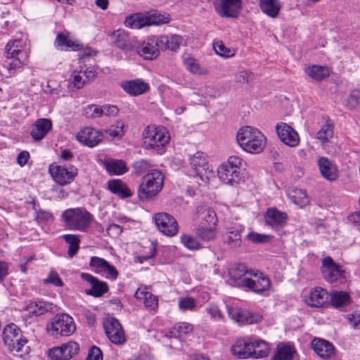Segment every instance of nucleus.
<instances>
[{"label":"nucleus","mask_w":360,"mask_h":360,"mask_svg":"<svg viewBox=\"0 0 360 360\" xmlns=\"http://www.w3.org/2000/svg\"><path fill=\"white\" fill-rule=\"evenodd\" d=\"M5 67L11 75L21 71L29 62V51L22 39H11L5 46Z\"/></svg>","instance_id":"f257e3e1"},{"label":"nucleus","mask_w":360,"mask_h":360,"mask_svg":"<svg viewBox=\"0 0 360 360\" xmlns=\"http://www.w3.org/2000/svg\"><path fill=\"white\" fill-rule=\"evenodd\" d=\"M170 139L169 131L162 126L148 125L142 132L143 148L158 155L165 152Z\"/></svg>","instance_id":"f03ea898"},{"label":"nucleus","mask_w":360,"mask_h":360,"mask_svg":"<svg viewBox=\"0 0 360 360\" xmlns=\"http://www.w3.org/2000/svg\"><path fill=\"white\" fill-rule=\"evenodd\" d=\"M237 142L245 152L257 154L261 153L266 142L265 136L257 128L251 126L241 127L236 136Z\"/></svg>","instance_id":"7ed1b4c3"},{"label":"nucleus","mask_w":360,"mask_h":360,"mask_svg":"<svg viewBox=\"0 0 360 360\" xmlns=\"http://www.w3.org/2000/svg\"><path fill=\"white\" fill-rule=\"evenodd\" d=\"M165 174L159 169L152 170L142 177L141 182L137 191L138 198L141 201L154 200L162 191Z\"/></svg>","instance_id":"20e7f679"},{"label":"nucleus","mask_w":360,"mask_h":360,"mask_svg":"<svg viewBox=\"0 0 360 360\" xmlns=\"http://www.w3.org/2000/svg\"><path fill=\"white\" fill-rule=\"evenodd\" d=\"M3 340L10 352L20 357L29 353L27 340L22 337L20 329L14 323L7 325L3 330Z\"/></svg>","instance_id":"39448f33"},{"label":"nucleus","mask_w":360,"mask_h":360,"mask_svg":"<svg viewBox=\"0 0 360 360\" xmlns=\"http://www.w3.org/2000/svg\"><path fill=\"white\" fill-rule=\"evenodd\" d=\"M62 218L68 229L81 232H86L94 220L93 215L81 207L66 210Z\"/></svg>","instance_id":"423d86ee"},{"label":"nucleus","mask_w":360,"mask_h":360,"mask_svg":"<svg viewBox=\"0 0 360 360\" xmlns=\"http://www.w3.org/2000/svg\"><path fill=\"white\" fill-rule=\"evenodd\" d=\"M191 171L189 175L199 177L202 183L209 184L214 178V172L207 162V155L198 151L189 158Z\"/></svg>","instance_id":"0eeeda50"},{"label":"nucleus","mask_w":360,"mask_h":360,"mask_svg":"<svg viewBox=\"0 0 360 360\" xmlns=\"http://www.w3.org/2000/svg\"><path fill=\"white\" fill-rule=\"evenodd\" d=\"M241 159L236 155L230 156L227 161L224 162L217 168V175L221 182L225 184L235 185L240 179V167Z\"/></svg>","instance_id":"6e6552de"},{"label":"nucleus","mask_w":360,"mask_h":360,"mask_svg":"<svg viewBox=\"0 0 360 360\" xmlns=\"http://www.w3.org/2000/svg\"><path fill=\"white\" fill-rule=\"evenodd\" d=\"M50 334L55 337L70 336L76 330V325L72 317L67 314H56L47 326Z\"/></svg>","instance_id":"1a4fd4ad"},{"label":"nucleus","mask_w":360,"mask_h":360,"mask_svg":"<svg viewBox=\"0 0 360 360\" xmlns=\"http://www.w3.org/2000/svg\"><path fill=\"white\" fill-rule=\"evenodd\" d=\"M49 172L53 180L60 186H65L74 181L78 174V169L74 165L64 167L51 165Z\"/></svg>","instance_id":"9d476101"},{"label":"nucleus","mask_w":360,"mask_h":360,"mask_svg":"<svg viewBox=\"0 0 360 360\" xmlns=\"http://www.w3.org/2000/svg\"><path fill=\"white\" fill-rule=\"evenodd\" d=\"M103 324L107 337L112 343L120 345L125 342L124 333L118 320L110 316L106 317Z\"/></svg>","instance_id":"9b49d317"},{"label":"nucleus","mask_w":360,"mask_h":360,"mask_svg":"<svg viewBox=\"0 0 360 360\" xmlns=\"http://www.w3.org/2000/svg\"><path fill=\"white\" fill-rule=\"evenodd\" d=\"M89 267L96 274L115 281L118 277L115 266L102 257L94 256L90 258Z\"/></svg>","instance_id":"f8f14e48"},{"label":"nucleus","mask_w":360,"mask_h":360,"mask_svg":"<svg viewBox=\"0 0 360 360\" xmlns=\"http://www.w3.org/2000/svg\"><path fill=\"white\" fill-rule=\"evenodd\" d=\"M303 300L306 305L311 308H326L330 304L328 291L321 287L311 289L309 293L304 296Z\"/></svg>","instance_id":"ddd939ff"},{"label":"nucleus","mask_w":360,"mask_h":360,"mask_svg":"<svg viewBox=\"0 0 360 360\" xmlns=\"http://www.w3.org/2000/svg\"><path fill=\"white\" fill-rule=\"evenodd\" d=\"M214 6L222 18H237L242 8V0H215Z\"/></svg>","instance_id":"4468645a"},{"label":"nucleus","mask_w":360,"mask_h":360,"mask_svg":"<svg viewBox=\"0 0 360 360\" xmlns=\"http://www.w3.org/2000/svg\"><path fill=\"white\" fill-rule=\"evenodd\" d=\"M154 220L158 230L167 236H174L179 231L176 220L167 212L155 214Z\"/></svg>","instance_id":"2eb2a0df"},{"label":"nucleus","mask_w":360,"mask_h":360,"mask_svg":"<svg viewBox=\"0 0 360 360\" xmlns=\"http://www.w3.org/2000/svg\"><path fill=\"white\" fill-rule=\"evenodd\" d=\"M275 129L278 139L285 145L295 148L300 144V139L298 133L289 124L279 122L276 125Z\"/></svg>","instance_id":"dca6fc26"},{"label":"nucleus","mask_w":360,"mask_h":360,"mask_svg":"<svg viewBox=\"0 0 360 360\" xmlns=\"http://www.w3.org/2000/svg\"><path fill=\"white\" fill-rule=\"evenodd\" d=\"M79 351V344L74 341H69L60 347L50 349L49 356L52 360H69L77 354Z\"/></svg>","instance_id":"f3484780"},{"label":"nucleus","mask_w":360,"mask_h":360,"mask_svg":"<svg viewBox=\"0 0 360 360\" xmlns=\"http://www.w3.org/2000/svg\"><path fill=\"white\" fill-rule=\"evenodd\" d=\"M160 46L158 37L152 36L147 38L140 46H137L136 53L146 60H153L160 55Z\"/></svg>","instance_id":"a211bd4d"},{"label":"nucleus","mask_w":360,"mask_h":360,"mask_svg":"<svg viewBox=\"0 0 360 360\" xmlns=\"http://www.w3.org/2000/svg\"><path fill=\"white\" fill-rule=\"evenodd\" d=\"M271 286L269 278L263 273L253 270V274L248 280L244 288H248L252 292L261 294L267 291Z\"/></svg>","instance_id":"6ab92c4d"},{"label":"nucleus","mask_w":360,"mask_h":360,"mask_svg":"<svg viewBox=\"0 0 360 360\" xmlns=\"http://www.w3.org/2000/svg\"><path fill=\"white\" fill-rule=\"evenodd\" d=\"M103 139V133L93 127L82 129L77 134L76 139L82 145L89 147L97 146Z\"/></svg>","instance_id":"aec40b11"},{"label":"nucleus","mask_w":360,"mask_h":360,"mask_svg":"<svg viewBox=\"0 0 360 360\" xmlns=\"http://www.w3.org/2000/svg\"><path fill=\"white\" fill-rule=\"evenodd\" d=\"M253 274V270L248 269L243 264L235 265L229 270V276L233 285L244 288L248 280Z\"/></svg>","instance_id":"412c9836"},{"label":"nucleus","mask_w":360,"mask_h":360,"mask_svg":"<svg viewBox=\"0 0 360 360\" xmlns=\"http://www.w3.org/2000/svg\"><path fill=\"white\" fill-rule=\"evenodd\" d=\"M228 314L231 319L240 325L257 323L262 318L258 314H253L239 308H230L228 309Z\"/></svg>","instance_id":"4be33fe9"},{"label":"nucleus","mask_w":360,"mask_h":360,"mask_svg":"<svg viewBox=\"0 0 360 360\" xmlns=\"http://www.w3.org/2000/svg\"><path fill=\"white\" fill-rule=\"evenodd\" d=\"M253 338L238 339L231 347L232 354L239 359L252 358Z\"/></svg>","instance_id":"5701e85b"},{"label":"nucleus","mask_w":360,"mask_h":360,"mask_svg":"<svg viewBox=\"0 0 360 360\" xmlns=\"http://www.w3.org/2000/svg\"><path fill=\"white\" fill-rule=\"evenodd\" d=\"M314 352L321 359L329 360L335 356V347L328 340L314 338L311 342Z\"/></svg>","instance_id":"b1692460"},{"label":"nucleus","mask_w":360,"mask_h":360,"mask_svg":"<svg viewBox=\"0 0 360 360\" xmlns=\"http://www.w3.org/2000/svg\"><path fill=\"white\" fill-rule=\"evenodd\" d=\"M265 222L274 229L283 228L287 222L288 214L276 207L268 208L264 214Z\"/></svg>","instance_id":"393cba45"},{"label":"nucleus","mask_w":360,"mask_h":360,"mask_svg":"<svg viewBox=\"0 0 360 360\" xmlns=\"http://www.w3.org/2000/svg\"><path fill=\"white\" fill-rule=\"evenodd\" d=\"M81 277L91 285V289L86 291L87 295L99 297L108 291L109 288L106 282L100 281L96 277L87 273H82Z\"/></svg>","instance_id":"a878e982"},{"label":"nucleus","mask_w":360,"mask_h":360,"mask_svg":"<svg viewBox=\"0 0 360 360\" xmlns=\"http://www.w3.org/2000/svg\"><path fill=\"white\" fill-rule=\"evenodd\" d=\"M322 264V272L328 282L333 283L342 276V271L340 266L335 264L331 257L324 258Z\"/></svg>","instance_id":"bb28decb"},{"label":"nucleus","mask_w":360,"mask_h":360,"mask_svg":"<svg viewBox=\"0 0 360 360\" xmlns=\"http://www.w3.org/2000/svg\"><path fill=\"white\" fill-rule=\"evenodd\" d=\"M244 227L240 224H235L227 228L226 235L224 238V243L231 248H236L242 243L241 233Z\"/></svg>","instance_id":"cd10ccee"},{"label":"nucleus","mask_w":360,"mask_h":360,"mask_svg":"<svg viewBox=\"0 0 360 360\" xmlns=\"http://www.w3.org/2000/svg\"><path fill=\"white\" fill-rule=\"evenodd\" d=\"M121 86L124 91L131 96L141 95L148 91L150 89L148 83L145 82L141 79H135L123 82L121 84Z\"/></svg>","instance_id":"c85d7f7f"},{"label":"nucleus","mask_w":360,"mask_h":360,"mask_svg":"<svg viewBox=\"0 0 360 360\" xmlns=\"http://www.w3.org/2000/svg\"><path fill=\"white\" fill-rule=\"evenodd\" d=\"M318 166L322 176L330 181H335L338 177V170L328 158L321 157L318 160Z\"/></svg>","instance_id":"c756f323"},{"label":"nucleus","mask_w":360,"mask_h":360,"mask_svg":"<svg viewBox=\"0 0 360 360\" xmlns=\"http://www.w3.org/2000/svg\"><path fill=\"white\" fill-rule=\"evenodd\" d=\"M304 73L314 81H322L330 76V70L325 65H309L304 68Z\"/></svg>","instance_id":"7c9ffc66"},{"label":"nucleus","mask_w":360,"mask_h":360,"mask_svg":"<svg viewBox=\"0 0 360 360\" xmlns=\"http://www.w3.org/2000/svg\"><path fill=\"white\" fill-rule=\"evenodd\" d=\"M108 188L119 198L124 199L133 195V192L121 179H112L108 182Z\"/></svg>","instance_id":"2f4dec72"},{"label":"nucleus","mask_w":360,"mask_h":360,"mask_svg":"<svg viewBox=\"0 0 360 360\" xmlns=\"http://www.w3.org/2000/svg\"><path fill=\"white\" fill-rule=\"evenodd\" d=\"M52 129V122L49 119H39L34 123L31 131V136L35 141L44 139Z\"/></svg>","instance_id":"473e14b6"},{"label":"nucleus","mask_w":360,"mask_h":360,"mask_svg":"<svg viewBox=\"0 0 360 360\" xmlns=\"http://www.w3.org/2000/svg\"><path fill=\"white\" fill-rule=\"evenodd\" d=\"M55 46L62 51H76L82 49V45L77 41L69 38L68 34L59 33L55 40Z\"/></svg>","instance_id":"72a5a7b5"},{"label":"nucleus","mask_w":360,"mask_h":360,"mask_svg":"<svg viewBox=\"0 0 360 360\" xmlns=\"http://www.w3.org/2000/svg\"><path fill=\"white\" fill-rule=\"evenodd\" d=\"M137 300L142 301L145 307L149 310H155L158 308V300L156 296L148 291L145 288H139L134 294Z\"/></svg>","instance_id":"f704fd0d"},{"label":"nucleus","mask_w":360,"mask_h":360,"mask_svg":"<svg viewBox=\"0 0 360 360\" xmlns=\"http://www.w3.org/2000/svg\"><path fill=\"white\" fill-rule=\"evenodd\" d=\"M329 302L335 308L341 309L351 304L352 297L346 291H335L330 293Z\"/></svg>","instance_id":"c9c22d12"},{"label":"nucleus","mask_w":360,"mask_h":360,"mask_svg":"<svg viewBox=\"0 0 360 360\" xmlns=\"http://www.w3.org/2000/svg\"><path fill=\"white\" fill-rule=\"evenodd\" d=\"M261 11L270 18H276L282 8L280 0H259Z\"/></svg>","instance_id":"e433bc0d"},{"label":"nucleus","mask_w":360,"mask_h":360,"mask_svg":"<svg viewBox=\"0 0 360 360\" xmlns=\"http://www.w3.org/2000/svg\"><path fill=\"white\" fill-rule=\"evenodd\" d=\"M183 64L186 69L191 74L207 75L209 73L207 68L202 66L197 59L190 56L183 57Z\"/></svg>","instance_id":"4c0bfd02"},{"label":"nucleus","mask_w":360,"mask_h":360,"mask_svg":"<svg viewBox=\"0 0 360 360\" xmlns=\"http://www.w3.org/2000/svg\"><path fill=\"white\" fill-rule=\"evenodd\" d=\"M161 46L171 51H176L181 46L186 44L183 37L180 35L172 34L170 36L162 35L158 37Z\"/></svg>","instance_id":"58836bf2"},{"label":"nucleus","mask_w":360,"mask_h":360,"mask_svg":"<svg viewBox=\"0 0 360 360\" xmlns=\"http://www.w3.org/2000/svg\"><path fill=\"white\" fill-rule=\"evenodd\" d=\"M288 197L291 202L301 208L309 203V200L305 191L297 188H292L288 191Z\"/></svg>","instance_id":"ea45409f"},{"label":"nucleus","mask_w":360,"mask_h":360,"mask_svg":"<svg viewBox=\"0 0 360 360\" xmlns=\"http://www.w3.org/2000/svg\"><path fill=\"white\" fill-rule=\"evenodd\" d=\"M104 167L110 175H122L127 172V167L122 160L111 159L105 161Z\"/></svg>","instance_id":"a19ab883"},{"label":"nucleus","mask_w":360,"mask_h":360,"mask_svg":"<svg viewBox=\"0 0 360 360\" xmlns=\"http://www.w3.org/2000/svg\"><path fill=\"white\" fill-rule=\"evenodd\" d=\"M295 352V349L292 345L280 342L271 360H292Z\"/></svg>","instance_id":"79ce46f5"},{"label":"nucleus","mask_w":360,"mask_h":360,"mask_svg":"<svg viewBox=\"0 0 360 360\" xmlns=\"http://www.w3.org/2000/svg\"><path fill=\"white\" fill-rule=\"evenodd\" d=\"M124 25L131 28L141 29L146 25H150L149 23L148 15H141L134 14L126 17Z\"/></svg>","instance_id":"37998d69"},{"label":"nucleus","mask_w":360,"mask_h":360,"mask_svg":"<svg viewBox=\"0 0 360 360\" xmlns=\"http://www.w3.org/2000/svg\"><path fill=\"white\" fill-rule=\"evenodd\" d=\"M112 43L120 49H125L129 44V35L124 30L119 29L108 34Z\"/></svg>","instance_id":"c03bdc74"},{"label":"nucleus","mask_w":360,"mask_h":360,"mask_svg":"<svg viewBox=\"0 0 360 360\" xmlns=\"http://www.w3.org/2000/svg\"><path fill=\"white\" fill-rule=\"evenodd\" d=\"M334 125L331 120L327 119L316 134V139L322 143H327L333 136Z\"/></svg>","instance_id":"a18cd8bd"},{"label":"nucleus","mask_w":360,"mask_h":360,"mask_svg":"<svg viewBox=\"0 0 360 360\" xmlns=\"http://www.w3.org/2000/svg\"><path fill=\"white\" fill-rule=\"evenodd\" d=\"M252 358L259 359L266 356L270 351L269 345L264 340L253 338Z\"/></svg>","instance_id":"49530a36"},{"label":"nucleus","mask_w":360,"mask_h":360,"mask_svg":"<svg viewBox=\"0 0 360 360\" xmlns=\"http://www.w3.org/2000/svg\"><path fill=\"white\" fill-rule=\"evenodd\" d=\"M198 217L202 220L201 224H205L207 226H216L217 219L213 210L210 207H200L198 210Z\"/></svg>","instance_id":"de8ad7c7"},{"label":"nucleus","mask_w":360,"mask_h":360,"mask_svg":"<svg viewBox=\"0 0 360 360\" xmlns=\"http://www.w3.org/2000/svg\"><path fill=\"white\" fill-rule=\"evenodd\" d=\"M155 169L150 160L141 159L135 161L132 165V171L136 176H144L148 172Z\"/></svg>","instance_id":"09e8293b"},{"label":"nucleus","mask_w":360,"mask_h":360,"mask_svg":"<svg viewBox=\"0 0 360 360\" xmlns=\"http://www.w3.org/2000/svg\"><path fill=\"white\" fill-rule=\"evenodd\" d=\"M196 235L204 240H214L217 236L216 226L200 224L196 229Z\"/></svg>","instance_id":"8fccbe9b"},{"label":"nucleus","mask_w":360,"mask_h":360,"mask_svg":"<svg viewBox=\"0 0 360 360\" xmlns=\"http://www.w3.org/2000/svg\"><path fill=\"white\" fill-rule=\"evenodd\" d=\"M62 238L68 244V255L72 258L75 256L79 249L80 237L76 234H65Z\"/></svg>","instance_id":"3c124183"},{"label":"nucleus","mask_w":360,"mask_h":360,"mask_svg":"<svg viewBox=\"0 0 360 360\" xmlns=\"http://www.w3.org/2000/svg\"><path fill=\"white\" fill-rule=\"evenodd\" d=\"M212 46L215 53L221 58H229L233 57L236 53V49L226 46L221 40L214 41Z\"/></svg>","instance_id":"603ef678"},{"label":"nucleus","mask_w":360,"mask_h":360,"mask_svg":"<svg viewBox=\"0 0 360 360\" xmlns=\"http://www.w3.org/2000/svg\"><path fill=\"white\" fill-rule=\"evenodd\" d=\"M126 125L123 121H117L105 132L113 139H120L124 135Z\"/></svg>","instance_id":"864d4df0"},{"label":"nucleus","mask_w":360,"mask_h":360,"mask_svg":"<svg viewBox=\"0 0 360 360\" xmlns=\"http://www.w3.org/2000/svg\"><path fill=\"white\" fill-rule=\"evenodd\" d=\"M148 15L150 25H159L167 23L170 21V15L168 13H160L157 11H152L148 13Z\"/></svg>","instance_id":"5fc2aeb1"},{"label":"nucleus","mask_w":360,"mask_h":360,"mask_svg":"<svg viewBox=\"0 0 360 360\" xmlns=\"http://www.w3.org/2000/svg\"><path fill=\"white\" fill-rule=\"evenodd\" d=\"M180 240L185 248L191 250H197L201 248V245L198 239L191 235L182 234Z\"/></svg>","instance_id":"6e6d98bb"},{"label":"nucleus","mask_w":360,"mask_h":360,"mask_svg":"<svg viewBox=\"0 0 360 360\" xmlns=\"http://www.w3.org/2000/svg\"><path fill=\"white\" fill-rule=\"evenodd\" d=\"M29 313L37 316L44 314L48 311L46 303L43 301L30 302L27 307Z\"/></svg>","instance_id":"4d7b16f0"},{"label":"nucleus","mask_w":360,"mask_h":360,"mask_svg":"<svg viewBox=\"0 0 360 360\" xmlns=\"http://www.w3.org/2000/svg\"><path fill=\"white\" fill-rule=\"evenodd\" d=\"M178 306L182 311H193L196 307V301L193 297H186L179 300Z\"/></svg>","instance_id":"13d9d810"},{"label":"nucleus","mask_w":360,"mask_h":360,"mask_svg":"<svg viewBox=\"0 0 360 360\" xmlns=\"http://www.w3.org/2000/svg\"><path fill=\"white\" fill-rule=\"evenodd\" d=\"M71 79L74 86L77 89H81L86 84L82 70L73 71Z\"/></svg>","instance_id":"bf43d9fd"},{"label":"nucleus","mask_w":360,"mask_h":360,"mask_svg":"<svg viewBox=\"0 0 360 360\" xmlns=\"http://www.w3.org/2000/svg\"><path fill=\"white\" fill-rule=\"evenodd\" d=\"M206 311L210 314L211 319L215 321H221L224 319L221 311L216 305L212 304L207 307Z\"/></svg>","instance_id":"052dcab7"},{"label":"nucleus","mask_w":360,"mask_h":360,"mask_svg":"<svg viewBox=\"0 0 360 360\" xmlns=\"http://www.w3.org/2000/svg\"><path fill=\"white\" fill-rule=\"evenodd\" d=\"M84 114L89 118H98L102 117L101 107L97 105H89L84 108Z\"/></svg>","instance_id":"680f3d73"},{"label":"nucleus","mask_w":360,"mask_h":360,"mask_svg":"<svg viewBox=\"0 0 360 360\" xmlns=\"http://www.w3.org/2000/svg\"><path fill=\"white\" fill-rule=\"evenodd\" d=\"M193 326L186 322L179 323L174 326V330L177 332L179 336L186 335L193 331Z\"/></svg>","instance_id":"e2e57ef3"},{"label":"nucleus","mask_w":360,"mask_h":360,"mask_svg":"<svg viewBox=\"0 0 360 360\" xmlns=\"http://www.w3.org/2000/svg\"><path fill=\"white\" fill-rule=\"evenodd\" d=\"M53 214L51 212L39 210L36 211L35 219L38 222H46L53 219Z\"/></svg>","instance_id":"0e129e2a"},{"label":"nucleus","mask_w":360,"mask_h":360,"mask_svg":"<svg viewBox=\"0 0 360 360\" xmlns=\"http://www.w3.org/2000/svg\"><path fill=\"white\" fill-rule=\"evenodd\" d=\"M269 236L260 234L255 232L248 233V238L254 243H265L268 240Z\"/></svg>","instance_id":"69168bd1"},{"label":"nucleus","mask_w":360,"mask_h":360,"mask_svg":"<svg viewBox=\"0 0 360 360\" xmlns=\"http://www.w3.org/2000/svg\"><path fill=\"white\" fill-rule=\"evenodd\" d=\"M102 358L103 354L100 348L94 346L89 349L86 360H102Z\"/></svg>","instance_id":"338daca9"},{"label":"nucleus","mask_w":360,"mask_h":360,"mask_svg":"<svg viewBox=\"0 0 360 360\" xmlns=\"http://www.w3.org/2000/svg\"><path fill=\"white\" fill-rule=\"evenodd\" d=\"M347 102L352 108L360 104V90H353L348 98Z\"/></svg>","instance_id":"774afa93"}]
</instances>
